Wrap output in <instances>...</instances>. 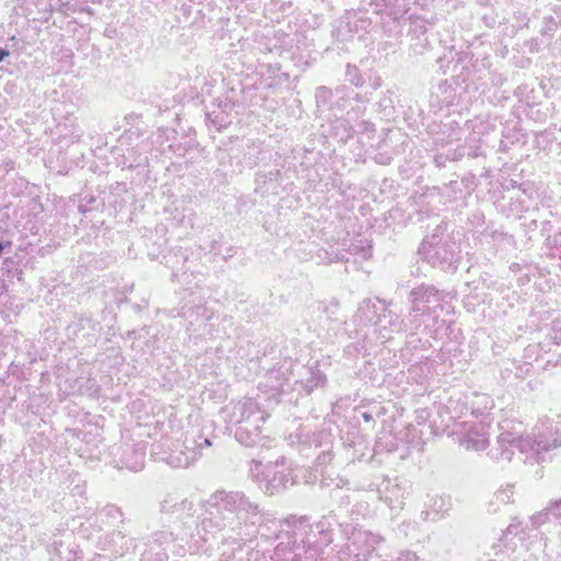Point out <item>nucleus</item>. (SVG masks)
<instances>
[{"instance_id":"f257e3e1","label":"nucleus","mask_w":561,"mask_h":561,"mask_svg":"<svg viewBox=\"0 0 561 561\" xmlns=\"http://www.w3.org/2000/svg\"><path fill=\"white\" fill-rule=\"evenodd\" d=\"M244 501L240 493H226L216 492L213 494V506L217 508V513L221 515L222 522L231 523L233 520L234 513L243 508Z\"/></svg>"},{"instance_id":"7ed1b4c3","label":"nucleus","mask_w":561,"mask_h":561,"mask_svg":"<svg viewBox=\"0 0 561 561\" xmlns=\"http://www.w3.org/2000/svg\"><path fill=\"white\" fill-rule=\"evenodd\" d=\"M549 511H553L556 514H560L561 513V499L559 501H556L554 503H552L549 508H546V510L533 515L531 516V525L534 527H539L540 525L546 523V520L548 519Z\"/></svg>"},{"instance_id":"1a4fd4ad","label":"nucleus","mask_w":561,"mask_h":561,"mask_svg":"<svg viewBox=\"0 0 561 561\" xmlns=\"http://www.w3.org/2000/svg\"><path fill=\"white\" fill-rule=\"evenodd\" d=\"M5 244L3 243H0V253L2 252V250L4 249Z\"/></svg>"},{"instance_id":"0eeeda50","label":"nucleus","mask_w":561,"mask_h":561,"mask_svg":"<svg viewBox=\"0 0 561 561\" xmlns=\"http://www.w3.org/2000/svg\"><path fill=\"white\" fill-rule=\"evenodd\" d=\"M363 419L365 422H370L373 420V416L368 412H364Z\"/></svg>"},{"instance_id":"6e6552de","label":"nucleus","mask_w":561,"mask_h":561,"mask_svg":"<svg viewBox=\"0 0 561 561\" xmlns=\"http://www.w3.org/2000/svg\"><path fill=\"white\" fill-rule=\"evenodd\" d=\"M205 444H206V445H208V446H210L211 440H210L209 438H205Z\"/></svg>"},{"instance_id":"f03ea898","label":"nucleus","mask_w":561,"mask_h":561,"mask_svg":"<svg viewBox=\"0 0 561 561\" xmlns=\"http://www.w3.org/2000/svg\"><path fill=\"white\" fill-rule=\"evenodd\" d=\"M526 447L534 450V455L537 457L538 462L545 461L546 459L542 456V453H549L561 447V432L557 431L551 440H531L529 437L524 438L520 440V449L523 450Z\"/></svg>"},{"instance_id":"20e7f679","label":"nucleus","mask_w":561,"mask_h":561,"mask_svg":"<svg viewBox=\"0 0 561 561\" xmlns=\"http://www.w3.org/2000/svg\"><path fill=\"white\" fill-rule=\"evenodd\" d=\"M462 444L465 445L466 449L483 450L486 447V442L484 439H467Z\"/></svg>"},{"instance_id":"39448f33","label":"nucleus","mask_w":561,"mask_h":561,"mask_svg":"<svg viewBox=\"0 0 561 561\" xmlns=\"http://www.w3.org/2000/svg\"><path fill=\"white\" fill-rule=\"evenodd\" d=\"M282 483H283V477H280L279 479L274 477L272 480H270L268 481L270 486H267V489L271 488V494H273L274 491H277V489L280 486Z\"/></svg>"},{"instance_id":"423d86ee","label":"nucleus","mask_w":561,"mask_h":561,"mask_svg":"<svg viewBox=\"0 0 561 561\" xmlns=\"http://www.w3.org/2000/svg\"><path fill=\"white\" fill-rule=\"evenodd\" d=\"M9 56V51L5 50V49H0V62L7 57Z\"/></svg>"}]
</instances>
